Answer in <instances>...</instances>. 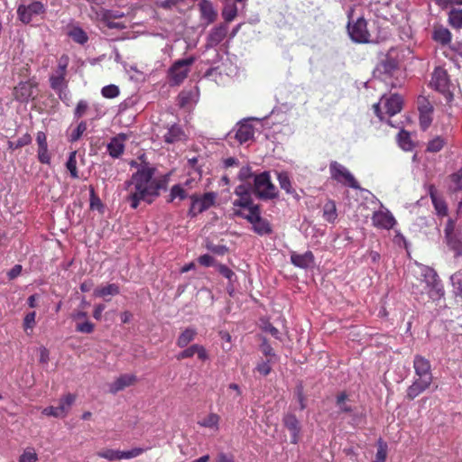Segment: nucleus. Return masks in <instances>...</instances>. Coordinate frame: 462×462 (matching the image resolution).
I'll return each mask as SVG.
<instances>
[{
  "label": "nucleus",
  "mask_w": 462,
  "mask_h": 462,
  "mask_svg": "<svg viewBox=\"0 0 462 462\" xmlns=\"http://www.w3.org/2000/svg\"><path fill=\"white\" fill-rule=\"evenodd\" d=\"M139 158L141 163L135 161L129 163L137 170L124 182V189L126 191L125 201L129 203L132 209H136L141 202L152 204L168 186L167 175L156 176V168L143 161L144 154Z\"/></svg>",
  "instance_id": "1"
},
{
  "label": "nucleus",
  "mask_w": 462,
  "mask_h": 462,
  "mask_svg": "<svg viewBox=\"0 0 462 462\" xmlns=\"http://www.w3.org/2000/svg\"><path fill=\"white\" fill-rule=\"evenodd\" d=\"M254 194L260 199L268 200L278 197V189L271 180L268 171L254 175Z\"/></svg>",
  "instance_id": "2"
},
{
  "label": "nucleus",
  "mask_w": 462,
  "mask_h": 462,
  "mask_svg": "<svg viewBox=\"0 0 462 462\" xmlns=\"http://www.w3.org/2000/svg\"><path fill=\"white\" fill-rule=\"evenodd\" d=\"M234 217L246 219L252 224V229L259 236L270 235L273 232L270 222L261 217V207H254L253 211L245 214L241 209H234Z\"/></svg>",
  "instance_id": "3"
},
{
  "label": "nucleus",
  "mask_w": 462,
  "mask_h": 462,
  "mask_svg": "<svg viewBox=\"0 0 462 462\" xmlns=\"http://www.w3.org/2000/svg\"><path fill=\"white\" fill-rule=\"evenodd\" d=\"M421 284L424 283V290L432 300L439 299L443 296L444 291L437 273L430 267L421 268Z\"/></svg>",
  "instance_id": "4"
},
{
  "label": "nucleus",
  "mask_w": 462,
  "mask_h": 462,
  "mask_svg": "<svg viewBox=\"0 0 462 462\" xmlns=\"http://www.w3.org/2000/svg\"><path fill=\"white\" fill-rule=\"evenodd\" d=\"M381 105L385 108V114L393 116L401 112L403 105L402 97L398 94H393L389 97L383 96L380 102L373 106L374 114L383 120V113L381 111Z\"/></svg>",
  "instance_id": "5"
},
{
  "label": "nucleus",
  "mask_w": 462,
  "mask_h": 462,
  "mask_svg": "<svg viewBox=\"0 0 462 462\" xmlns=\"http://www.w3.org/2000/svg\"><path fill=\"white\" fill-rule=\"evenodd\" d=\"M235 195L238 198L235 199L233 204L234 209L246 208L249 212L253 211L254 207H260L257 204L254 203V199L252 198L253 187L250 185L240 184L236 187Z\"/></svg>",
  "instance_id": "6"
},
{
  "label": "nucleus",
  "mask_w": 462,
  "mask_h": 462,
  "mask_svg": "<svg viewBox=\"0 0 462 462\" xmlns=\"http://www.w3.org/2000/svg\"><path fill=\"white\" fill-rule=\"evenodd\" d=\"M330 177L337 182L342 183L353 189H360V186L350 171L337 162L329 164Z\"/></svg>",
  "instance_id": "7"
},
{
  "label": "nucleus",
  "mask_w": 462,
  "mask_h": 462,
  "mask_svg": "<svg viewBox=\"0 0 462 462\" xmlns=\"http://www.w3.org/2000/svg\"><path fill=\"white\" fill-rule=\"evenodd\" d=\"M195 58L189 57L175 61L169 70L170 80L172 85H180L188 77L189 67L194 63Z\"/></svg>",
  "instance_id": "8"
},
{
  "label": "nucleus",
  "mask_w": 462,
  "mask_h": 462,
  "mask_svg": "<svg viewBox=\"0 0 462 462\" xmlns=\"http://www.w3.org/2000/svg\"><path fill=\"white\" fill-rule=\"evenodd\" d=\"M251 119H244L236 125L235 138L240 143L257 142L261 135L260 131L255 129L250 123Z\"/></svg>",
  "instance_id": "9"
},
{
  "label": "nucleus",
  "mask_w": 462,
  "mask_h": 462,
  "mask_svg": "<svg viewBox=\"0 0 462 462\" xmlns=\"http://www.w3.org/2000/svg\"><path fill=\"white\" fill-rule=\"evenodd\" d=\"M347 32L353 42L357 43L369 42L370 33L367 30V23L363 17H359L353 24L348 23Z\"/></svg>",
  "instance_id": "10"
},
{
  "label": "nucleus",
  "mask_w": 462,
  "mask_h": 462,
  "mask_svg": "<svg viewBox=\"0 0 462 462\" xmlns=\"http://www.w3.org/2000/svg\"><path fill=\"white\" fill-rule=\"evenodd\" d=\"M191 205L189 214L192 217L204 212L215 203L216 195L213 192H207L203 196H190Z\"/></svg>",
  "instance_id": "11"
},
{
  "label": "nucleus",
  "mask_w": 462,
  "mask_h": 462,
  "mask_svg": "<svg viewBox=\"0 0 462 462\" xmlns=\"http://www.w3.org/2000/svg\"><path fill=\"white\" fill-rule=\"evenodd\" d=\"M44 13L45 7L39 1H33L29 5H21L17 9L18 17L23 23H31L34 17Z\"/></svg>",
  "instance_id": "12"
},
{
  "label": "nucleus",
  "mask_w": 462,
  "mask_h": 462,
  "mask_svg": "<svg viewBox=\"0 0 462 462\" xmlns=\"http://www.w3.org/2000/svg\"><path fill=\"white\" fill-rule=\"evenodd\" d=\"M371 220L373 226L378 229L390 230L397 224L395 217L387 208L374 211Z\"/></svg>",
  "instance_id": "13"
},
{
  "label": "nucleus",
  "mask_w": 462,
  "mask_h": 462,
  "mask_svg": "<svg viewBox=\"0 0 462 462\" xmlns=\"http://www.w3.org/2000/svg\"><path fill=\"white\" fill-rule=\"evenodd\" d=\"M413 368L417 378L430 382L433 381L430 362L422 356L416 355L413 360Z\"/></svg>",
  "instance_id": "14"
},
{
  "label": "nucleus",
  "mask_w": 462,
  "mask_h": 462,
  "mask_svg": "<svg viewBox=\"0 0 462 462\" xmlns=\"http://www.w3.org/2000/svg\"><path fill=\"white\" fill-rule=\"evenodd\" d=\"M282 423L291 433V443L298 444L300 439L301 426L296 415L290 412L284 414Z\"/></svg>",
  "instance_id": "15"
},
{
  "label": "nucleus",
  "mask_w": 462,
  "mask_h": 462,
  "mask_svg": "<svg viewBox=\"0 0 462 462\" xmlns=\"http://www.w3.org/2000/svg\"><path fill=\"white\" fill-rule=\"evenodd\" d=\"M448 77L445 69L437 68L431 77L430 86L436 90L445 93L448 90Z\"/></svg>",
  "instance_id": "16"
},
{
  "label": "nucleus",
  "mask_w": 462,
  "mask_h": 462,
  "mask_svg": "<svg viewBox=\"0 0 462 462\" xmlns=\"http://www.w3.org/2000/svg\"><path fill=\"white\" fill-rule=\"evenodd\" d=\"M228 27L225 23L215 26L207 37V48H213L218 45L226 36Z\"/></svg>",
  "instance_id": "17"
},
{
  "label": "nucleus",
  "mask_w": 462,
  "mask_h": 462,
  "mask_svg": "<svg viewBox=\"0 0 462 462\" xmlns=\"http://www.w3.org/2000/svg\"><path fill=\"white\" fill-rule=\"evenodd\" d=\"M315 261L314 254L311 251H306L304 254H297L292 252L291 254V263L299 268L307 269L313 265Z\"/></svg>",
  "instance_id": "18"
},
{
  "label": "nucleus",
  "mask_w": 462,
  "mask_h": 462,
  "mask_svg": "<svg viewBox=\"0 0 462 462\" xmlns=\"http://www.w3.org/2000/svg\"><path fill=\"white\" fill-rule=\"evenodd\" d=\"M431 383L432 382L420 378H415L413 383L407 388L406 398L410 401L414 400L420 393L425 392Z\"/></svg>",
  "instance_id": "19"
},
{
  "label": "nucleus",
  "mask_w": 462,
  "mask_h": 462,
  "mask_svg": "<svg viewBox=\"0 0 462 462\" xmlns=\"http://www.w3.org/2000/svg\"><path fill=\"white\" fill-rule=\"evenodd\" d=\"M34 86L31 82H21L14 89L15 99L24 102L33 96Z\"/></svg>",
  "instance_id": "20"
},
{
  "label": "nucleus",
  "mask_w": 462,
  "mask_h": 462,
  "mask_svg": "<svg viewBox=\"0 0 462 462\" xmlns=\"http://www.w3.org/2000/svg\"><path fill=\"white\" fill-rule=\"evenodd\" d=\"M136 382V376L134 374H122L120 375L110 386V392L116 393L125 387L133 385Z\"/></svg>",
  "instance_id": "21"
},
{
  "label": "nucleus",
  "mask_w": 462,
  "mask_h": 462,
  "mask_svg": "<svg viewBox=\"0 0 462 462\" xmlns=\"http://www.w3.org/2000/svg\"><path fill=\"white\" fill-rule=\"evenodd\" d=\"M201 18L207 22V25L214 23L217 17V13L213 5L208 0H201L199 3Z\"/></svg>",
  "instance_id": "22"
},
{
  "label": "nucleus",
  "mask_w": 462,
  "mask_h": 462,
  "mask_svg": "<svg viewBox=\"0 0 462 462\" xmlns=\"http://www.w3.org/2000/svg\"><path fill=\"white\" fill-rule=\"evenodd\" d=\"M197 334V329L194 328H185L177 338V346L180 348L187 346L190 342H192L195 339Z\"/></svg>",
  "instance_id": "23"
},
{
  "label": "nucleus",
  "mask_w": 462,
  "mask_h": 462,
  "mask_svg": "<svg viewBox=\"0 0 462 462\" xmlns=\"http://www.w3.org/2000/svg\"><path fill=\"white\" fill-rule=\"evenodd\" d=\"M448 189L452 193L462 190V167L448 177Z\"/></svg>",
  "instance_id": "24"
},
{
  "label": "nucleus",
  "mask_w": 462,
  "mask_h": 462,
  "mask_svg": "<svg viewBox=\"0 0 462 462\" xmlns=\"http://www.w3.org/2000/svg\"><path fill=\"white\" fill-rule=\"evenodd\" d=\"M75 401L76 395L72 393H67L62 398H60V403L57 407L61 415V418L67 416Z\"/></svg>",
  "instance_id": "25"
},
{
  "label": "nucleus",
  "mask_w": 462,
  "mask_h": 462,
  "mask_svg": "<svg viewBox=\"0 0 462 462\" xmlns=\"http://www.w3.org/2000/svg\"><path fill=\"white\" fill-rule=\"evenodd\" d=\"M65 76L62 74H55L50 78L51 87L56 92H58L60 98H62V92L64 88H67V83Z\"/></svg>",
  "instance_id": "26"
},
{
  "label": "nucleus",
  "mask_w": 462,
  "mask_h": 462,
  "mask_svg": "<svg viewBox=\"0 0 462 462\" xmlns=\"http://www.w3.org/2000/svg\"><path fill=\"white\" fill-rule=\"evenodd\" d=\"M120 293V288L116 283H109L104 287L97 288L94 291L96 297L106 298V296H115Z\"/></svg>",
  "instance_id": "27"
},
{
  "label": "nucleus",
  "mask_w": 462,
  "mask_h": 462,
  "mask_svg": "<svg viewBox=\"0 0 462 462\" xmlns=\"http://www.w3.org/2000/svg\"><path fill=\"white\" fill-rule=\"evenodd\" d=\"M164 141L168 143L185 141V134L178 126H172L164 135Z\"/></svg>",
  "instance_id": "28"
},
{
  "label": "nucleus",
  "mask_w": 462,
  "mask_h": 462,
  "mask_svg": "<svg viewBox=\"0 0 462 462\" xmlns=\"http://www.w3.org/2000/svg\"><path fill=\"white\" fill-rule=\"evenodd\" d=\"M277 180L281 189H284L287 194L297 196L295 189L291 186L289 174L285 171L277 173Z\"/></svg>",
  "instance_id": "29"
},
{
  "label": "nucleus",
  "mask_w": 462,
  "mask_h": 462,
  "mask_svg": "<svg viewBox=\"0 0 462 462\" xmlns=\"http://www.w3.org/2000/svg\"><path fill=\"white\" fill-rule=\"evenodd\" d=\"M337 217L336 204L328 200L323 207V218L328 223H334Z\"/></svg>",
  "instance_id": "30"
},
{
  "label": "nucleus",
  "mask_w": 462,
  "mask_h": 462,
  "mask_svg": "<svg viewBox=\"0 0 462 462\" xmlns=\"http://www.w3.org/2000/svg\"><path fill=\"white\" fill-rule=\"evenodd\" d=\"M87 130V124L81 121L76 127L69 128L68 132V141L70 143L78 142Z\"/></svg>",
  "instance_id": "31"
},
{
  "label": "nucleus",
  "mask_w": 462,
  "mask_h": 462,
  "mask_svg": "<svg viewBox=\"0 0 462 462\" xmlns=\"http://www.w3.org/2000/svg\"><path fill=\"white\" fill-rule=\"evenodd\" d=\"M433 38L442 44H448L451 41V33L447 28L437 27L434 29Z\"/></svg>",
  "instance_id": "32"
},
{
  "label": "nucleus",
  "mask_w": 462,
  "mask_h": 462,
  "mask_svg": "<svg viewBox=\"0 0 462 462\" xmlns=\"http://www.w3.org/2000/svg\"><path fill=\"white\" fill-rule=\"evenodd\" d=\"M237 14V7L235 3L226 1L225 7L222 10V16L226 23L232 22Z\"/></svg>",
  "instance_id": "33"
},
{
  "label": "nucleus",
  "mask_w": 462,
  "mask_h": 462,
  "mask_svg": "<svg viewBox=\"0 0 462 462\" xmlns=\"http://www.w3.org/2000/svg\"><path fill=\"white\" fill-rule=\"evenodd\" d=\"M448 23L454 28H462V9H452L448 14Z\"/></svg>",
  "instance_id": "34"
},
{
  "label": "nucleus",
  "mask_w": 462,
  "mask_h": 462,
  "mask_svg": "<svg viewBox=\"0 0 462 462\" xmlns=\"http://www.w3.org/2000/svg\"><path fill=\"white\" fill-rule=\"evenodd\" d=\"M219 420H220V417L217 413H209L201 421H199V424L201 427H205V428H210V429L217 428V429Z\"/></svg>",
  "instance_id": "35"
},
{
  "label": "nucleus",
  "mask_w": 462,
  "mask_h": 462,
  "mask_svg": "<svg viewBox=\"0 0 462 462\" xmlns=\"http://www.w3.org/2000/svg\"><path fill=\"white\" fill-rule=\"evenodd\" d=\"M66 168L69 171L71 178L78 179L79 171L77 168L76 152L69 153V159L66 162Z\"/></svg>",
  "instance_id": "36"
},
{
  "label": "nucleus",
  "mask_w": 462,
  "mask_h": 462,
  "mask_svg": "<svg viewBox=\"0 0 462 462\" xmlns=\"http://www.w3.org/2000/svg\"><path fill=\"white\" fill-rule=\"evenodd\" d=\"M97 456L107 460H120L122 459V451L106 448L97 452Z\"/></svg>",
  "instance_id": "37"
},
{
  "label": "nucleus",
  "mask_w": 462,
  "mask_h": 462,
  "mask_svg": "<svg viewBox=\"0 0 462 462\" xmlns=\"http://www.w3.org/2000/svg\"><path fill=\"white\" fill-rule=\"evenodd\" d=\"M69 37H71V39L79 43V44H84L88 42V35L87 33L81 29V28H79V27H75L73 28L69 32Z\"/></svg>",
  "instance_id": "38"
},
{
  "label": "nucleus",
  "mask_w": 462,
  "mask_h": 462,
  "mask_svg": "<svg viewBox=\"0 0 462 462\" xmlns=\"http://www.w3.org/2000/svg\"><path fill=\"white\" fill-rule=\"evenodd\" d=\"M187 198L186 190L179 184L173 185L171 189L169 202L173 201L175 199L183 200Z\"/></svg>",
  "instance_id": "39"
},
{
  "label": "nucleus",
  "mask_w": 462,
  "mask_h": 462,
  "mask_svg": "<svg viewBox=\"0 0 462 462\" xmlns=\"http://www.w3.org/2000/svg\"><path fill=\"white\" fill-rule=\"evenodd\" d=\"M348 395L346 392H342L337 396V405L339 407L341 412L349 413L353 411L352 407L346 403Z\"/></svg>",
  "instance_id": "40"
},
{
  "label": "nucleus",
  "mask_w": 462,
  "mask_h": 462,
  "mask_svg": "<svg viewBox=\"0 0 462 462\" xmlns=\"http://www.w3.org/2000/svg\"><path fill=\"white\" fill-rule=\"evenodd\" d=\"M454 228H455V222L452 220V219H449L446 225V227H445V236H446V239H447V243L448 245L452 248V249H457L455 245V244L453 243V236H454Z\"/></svg>",
  "instance_id": "41"
},
{
  "label": "nucleus",
  "mask_w": 462,
  "mask_h": 462,
  "mask_svg": "<svg viewBox=\"0 0 462 462\" xmlns=\"http://www.w3.org/2000/svg\"><path fill=\"white\" fill-rule=\"evenodd\" d=\"M417 104L419 113H433V106L427 97L420 96Z\"/></svg>",
  "instance_id": "42"
},
{
  "label": "nucleus",
  "mask_w": 462,
  "mask_h": 462,
  "mask_svg": "<svg viewBox=\"0 0 462 462\" xmlns=\"http://www.w3.org/2000/svg\"><path fill=\"white\" fill-rule=\"evenodd\" d=\"M75 329L79 333L90 334L94 331L95 325L88 319H86L84 321L77 322Z\"/></svg>",
  "instance_id": "43"
},
{
  "label": "nucleus",
  "mask_w": 462,
  "mask_h": 462,
  "mask_svg": "<svg viewBox=\"0 0 462 462\" xmlns=\"http://www.w3.org/2000/svg\"><path fill=\"white\" fill-rule=\"evenodd\" d=\"M262 353L267 357V359H272L274 361L277 358V356L272 347V346L269 344L266 338H264L260 346Z\"/></svg>",
  "instance_id": "44"
},
{
  "label": "nucleus",
  "mask_w": 462,
  "mask_h": 462,
  "mask_svg": "<svg viewBox=\"0 0 462 462\" xmlns=\"http://www.w3.org/2000/svg\"><path fill=\"white\" fill-rule=\"evenodd\" d=\"M451 282L456 294L462 296V271L455 273L451 276Z\"/></svg>",
  "instance_id": "45"
},
{
  "label": "nucleus",
  "mask_w": 462,
  "mask_h": 462,
  "mask_svg": "<svg viewBox=\"0 0 462 462\" xmlns=\"http://www.w3.org/2000/svg\"><path fill=\"white\" fill-rule=\"evenodd\" d=\"M38 159L42 163H51V153L49 152L48 146H39Z\"/></svg>",
  "instance_id": "46"
},
{
  "label": "nucleus",
  "mask_w": 462,
  "mask_h": 462,
  "mask_svg": "<svg viewBox=\"0 0 462 462\" xmlns=\"http://www.w3.org/2000/svg\"><path fill=\"white\" fill-rule=\"evenodd\" d=\"M101 93L106 98H114L119 95V88L116 85H108L102 88Z\"/></svg>",
  "instance_id": "47"
},
{
  "label": "nucleus",
  "mask_w": 462,
  "mask_h": 462,
  "mask_svg": "<svg viewBox=\"0 0 462 462\" xmlns=\"http://www.w3.org/2000/svg\"><path fill=\"white\" fill-rule=\"evenodd\" d=\"M217 271L218 273L223 275L225 278H226L230 282H233L234 279L236 278V273L226 265L225 264H218L217 265Z\"/></svg>",
  "instance_id": "48"
},
{
  "label": "nucleus",
  "mask_w": 462,
  "mask_h": 462,
  "mask_svg": "<svg viewBox=\"0 0 462 462\" xmlns=\"http://www.w3.org/2000/svg\"><path fill=\"white\" fill-rule=\"evenodd\" d=\"M271 362L273 361L272 359H267L266 361L259 363L256 365L255 370L263 376L268 375L272 371V366L270 365Z\"/></svg>",
  "instance_id": "49"
},
{
  "label": "nucleus",
  "mask_w": 462,
  "mask_h": 462,
  "mask_svg": "<svg viewBox=\"0 0 462 462\" xmlns=\"http://www.w3.org/2000/svg\"><path fill=\"white\" fill-rule=\"evenodd\" d=\"M132 134L121 133L115 136L112 142L109 144H123V143L129 142L131 143H134V140H131Z\"/></svg>",
  "instance_id": "50"
},
{
  "label": "nucleus",
  "mask_w": 462,
  "mask_h": 462,
  "mask_svg": "<svg viewBox=\"0 0 462 462\" xmlns=\"http://www.w3.org/2000/svg\"><path fill=\"white\" fill-rule=\"evenodd\" d=\"M38 456L33 449H26L19 457V462H36Z\"/></svg>",
  "instance_id": "51"
},
{
  "label": "nucleus",
  "mask_w": 462,
  "mask_h": 462,
  "mask_svg": "<svg viewBox=\"0 0 462 462\" xmlns=\"http://www.w3.org/2000/svg\"><path fill=\"white\" fill-rule=\"evenodd\" d=\"M88 109V104L86 100H80L75 108L74 117L79 119L82 117Z\"/></svg>",
  "instance_id": "52"
},
{
  "label": "nucleus",
  "mask_w": 462,
  "mask_h": 462,
  "mask_svg": "<svg viewBox=\"0 0 462 462\" xmlns=\"http://www.w3.org/2000/svg\"><path fill=\"white\" fill-rule=\"evenodd\" d=\"M35 318H36V312L32 311L25 315L23 319V329L26 331L27 329H32L35 326Z\"/></svg>",
  "instance_id": "53"
},
{
  "label": "nucleus",
  "mask_w": 462,
  "mask_h": 462,
  "mask_svg": "<svg viewBox=\"0 0 462 462\" xmlns=\"http://www.w3.org/2000/svg\"><path fill=\"white\" fill-rule=\"evenodd\" d=\"M89 191H90V208L92 209H95V208L100 209L101 208H103L101 199L96 194L95 189L92 186H90Z\"/></svg>",
  "instance_id": "54"
},
{
  "label": "nucleus",
  "mask_w": 462,
  "mask_h": 462,
  "mask_svg": "<svg viewBox=\"0 0 462 462\" xmlns=\"http://www.w3.org/2000/svg\"><path fill=\"white\" fill-rule=\"evenodd\" d=\"M198 348V344L191 345L187 347L183 351L180 352L177 356L178 360L186 359L192 357L196 354V349Z\"/></svg>",
  "instance_id": "55"
},
{
  "label": "nucleus",
  "mask_w": 462,
  "mask_h": 462,
  "mask_svg": "<svg viewBox=\"0 0 462 462\" xmlns=\"http://www.w3.org/2000/svg\"><path fill=\"white\" fill-rule=\"evenodd\" d=\"M192 93L189 91H182L178 96V105L180 107L186 106L191 100Z\"/></svg>",
  "instance_id": "56"
},
{
  "label": "nucleus",
  "mask_w": 462,
  "mask_h": 462,
  "mask_svg": "<svg viewBox=\"0 0 462 462\" xmlns=\"http://www.w3.org/2000/svg\"><path fill=\"white\" fill-rule=\"evenodd\" d=\"M432 122V113H420V125L425 130Z\"/></svg>",
  "instance_id": "57"
},
{
  "label": "nucleus",
  "mask_w": 462,
  "mask_h": 462,
  "mask_svg": "<svg viewBox=\"0 0 462 462\" xmlns=\"http://www.w3.org/2000/svg\"><path fill=\"white\" fill-rule=\"evenodd\" d=\"M68 64H69V57L67 55H62L59 60L56 73L66 75V69L68 67Z\"/></svg>",
  "instance_id": "58"
},
{
  "label": "nucleus",
  "mask_w": 462,
  "mask_h": 462,
  "mask_svg": "<svg viewBox=\"0 0 462 462\" xmlns=\"http://www.w3.org/2000/svg\"><path fill=\"white\" fill-rule=\"evenodd\" d=\"M386 457H387L386 446L381 444L377 449L375 458L373 462H385Z\"/></svg>",
  "instance_id": "59"
},
{
  "label": "nucleus",
  "mask_w": 462,
  "mask_h": 462,
  "mask_svg": "<svg viewBox=\"0 0 462 462\" xmlns=\"http://www.w3.org/2000/svg\"><path fill=\"white\" fill-rule=\"evenodd\" d=\"M432 203L439 215L446 216L448 214V207L445 201L438 199L435 201H432Z\"/></svg>",
  "instance_id": "60"
},
{
  "label": "nucleus",
  "mask_w": 462,
  "mask_h": 462,
  "mask_svg": "<svg viewBox=\"0 0 462 462\" xmlns=\"http://www.w3.org/2000/svg\"><path fill=\"white\" fill-rule=\"evenodd\" d=\"M143 451H144V449L141 448H134L128 451H122V459L123 458L129 459V458L138 457L141 454H143Z\"/></svg>",
  "instance_id": "61"
},
{
  "label": "nucleus",
  "mask_w": 462,
  "mask_h": 462,
  "mask_svg": "<svg viewBox=\"0 0 462 462\" xmlns=\"http://www.w3.org/2000/svg\"><path fill=\"white\" fill-rule=\"evenodd\" d=\"M143 451H144V449L141 448H134L128 451H122V459L123 458L129 459V458L138 457L141 454H143Z\"/></svg>",
  "instance_id": "62"
},
{
  "label": "nucleus",
  "mask_w": 462,
  "mask_h": 462,
  "mask_svg": "<svg viewBox=\"0 0 462 462\" xmlns=\"http://www.w3.org/2000/svg\"><path fill=\"white\" fill-rule=\"evenodd\" d=\"M397 142L399 144H411L410 133L402 129L397 134Z\"/></svg>",
  "instance_id": "63"
},
{
  "label": "nucleus",
  "mask_w": 462,
  "mask_h": 462,
  "mask_svg": "<svg viewBox=\"0 0 462 462\" xmlns=\"http://www.w3.org/2000/svg\"><path fill=\"white\" fill-rule=\"evenodd\" d=\"M198 262L200 265H203L206 267L214 265V258L208 254L200 255L198 258Z\"/></svg>",
  "instance_id": "64"
}]
</instances>
